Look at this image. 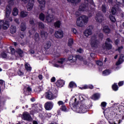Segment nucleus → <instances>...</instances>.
<instances>
[{"mask_svg": "<svg viewBox=\"0 0 124 124\" xmlns=\"http://www.w3.org/2000/svg\"><path fill=\"white\" fill-rule=\"evenodd\" d=\"M88 22L89 17L85 15H83L77 18V26H78V27H80L82 28V27H84V25L88 24Z\"/></svg>", "mask_w": 124, "mask_h": 124, "instance_id": "f257e3e1", "label": "nucleus"}, {"mask_svg": "<svg viewBox=\"0 0 124 124\" xmlns=\"http://www.w3.org/2000/svg\"><path fill=\"white\" fill-rule=\"evenodd\" d=\"M112 40H111V39H110V38H107L106 39L105 44H103L102 46L103 49H104V50H105V49H106L107 50H111L113 46H112V44L110 43H112Z\"/></svg>", "mask_w": 124, "mask_h": 124, "instance_id": "f03ea898", "label": "nucleus"}, {"mask_svg": "<svg viewBox=\"0 0 124 124\" xmlns=\"http://www.w3.org/2000/svg\"><path fill=\"white\" fill-rule=\"evenodd\" d=\"M99 43V41L97 39L96 36L93 35L91 39V42L90 43L91 47L93 49H96Z\"/></svg>", "mask_w": 124, "mask_h": 124, "instance_id": "7ed1b4c3", "label": "nucleus"}, {"mask_svg": "<svg viewBox=\"0 0 124 124\" xmlns=\"http://www.w3.org/2000/svg\"><path fill=\"white\" fill-rule=\"evenodd\" d=\"M95 20L97 23H102V21L104 20V15L101 12L97 13L95 17Z\"/></svg>", "mask_w": 124, "mask_h": 124, "instance_id": "20e7f679", "label": "nucleus"}, {"mask_svg": "<svg viewBox=\"0 0 124 124\" xmlns=\"http://www.w3.org/2000/svg\"><path fill=\"white\" fill-rule=\"evenodd\" d=\"M22 119L24 121H27L28 122H31L33 120L31 114H30L28 112L23 113Z\"/></svg>", "mask_w": 124, "mask_h": 124, "instance_id": "39448f33", "label": "nucleus"}, {"mask_svg": "<svg viewBox=\"0 0 124 124\" xmlns=\"http://www.w3.org/2000/svg\"><path fill=\"white\" fill-rule=\"evenodd\" d=\"M90 108V106H86V105L82 104L81 103L79 107V111H81V113H87L88 111H89V108Z\"/></svg>", "mask_w": 124, "mask_h": 124, "instance_id": "423d86ee", "label": "nucleus"}, {"mask_svg": "<svg viewBox=\"0 0 124 124\" xmlns=\"http://www.w3.org/2000/svg\"><path fill=\"white\" fill-rule=\"evenodd\" d=\"M79 105V101H77V98H73L70 100L69 101V106L70 107H73L75 108L77 105Z\"/></svg>", "mask_w": 124, "mask_h": 124, "instance_id": "0eeeda50", "label": "nucleus"}, {"mask_svg": "<svg viewBox=\"0 0 124 124\" xmlns=\"http://www.w3.org/2000/svg\"><path fill=\"white\" fill-rule=\"evenodd\" d=\"M54 105L52 102H46L45 104V108L46 110L47 111H50L53 108Z\"/></svg>", "mask_w": 124, "mask_h": 124, "instance_id": "6e6552de", "label": "nucleus"}, {"mask_svg": "<svg viewBox=\"0 0 124 124\" xmlns=\"http://www.w3.org/2000/svg\"><path fill=\"white\" fill-rule=\"evenodd\" d=\"M54 35L56 38H62V37H63V31H62V30L56 31Z\"/></svg>", "mask_w": 124, "mask_h": 124, "instance_id": "1a4fd4ad", "label": "nucleus"}, {"mask_svg": "<svg viewBox=\"0 0 124 124\" xmlns=\"http://www.w3.org/2000/svg\"><path fill=\"white\" fill-rule=\"evenodd\" d=\"M38 1L39 3H40V9L42 12H43L45 9V4L46 3V1H45V0H38Z\"/></svg>", "mask_w": 124, "mask_h": 124, "instance_id": "9d476101", "label": "nucleus"}, {"mask_svg": "<svg viewBox=\"0 0 124 124\" xmlns=\"http://www.w3.org/2000/svg\"><path fill=\"white\" fill-rule=\"evenodd\" d=\"M117 111L118 110L116 108L112 109L109 114L111 115L112 117H114V116H115V119H118L119 120L120 119V117H121V115H119V114H118L117 113Z\"/></svg>", "mask_w": 124, "mask_h": 124, "instance_id": "9b49d317", "label": "nucleus"}, {"mask_svg": "<svg viewBox=\"0 0 124 124\" xmlns=\"http://www.w3.org/2000/svg\"><path fill=\"white\" fill-rule=\"evenodd\" d=\"M0 23H2V28L3 30H7L9 28V22L7 20H0Z\"/></svg>", "mask_w": 124, "mask_h": 124, "instance_id": "f8f14e48", "label": "nucleus"}, {"mask_svg": "<svg viewBox=\"0 0 124 124\" xmlns=\"http://www.w3.org/2000/svg\"><path fill=\"white\" fill-rule=\"evenodd\" d=\"M46 99L49 100H53L55 98L54 94L51 92H47L46 93Z\"/></svg>", "mask_w": 124, "mask_h": 124, "instance_id": "ddd939ff", "label": "nucleus"}, {"mask_svg": "<svg viewBox=\"0 0 124 124\" xmlns=\"http://www.w3.org/2000/svg\"><path fill=\"white\" fill-rule=\"evenodd\" d=\"M93 28L89 26L87 28V30H85L84 33L85 36H89V35H92L93 32L92 31Z\"/></svg>", "mask_w": 124, "mask_h": 124, "instance_id": "4468645a", "label": "nucleus"}, {"mask_svg": "<svg viewBox=\"0 0 124 124\" xmlns=\"http://www.w3.org/2000/svg\"><path fill=\"white\" fill-rule=\"evenodd\" d=\"M103 31L107 35L109 34V33H111V29L108 26L105 25L103 27Z\"/></svg>", "mask_w": 124, "mask_h": 124, "instance_id": "2eb2a0df", "label": "nucleus"}, {"mask_svg": "<svg viewBox=\"0 0 124 124\" xmlns=\"http://www.w3.org/2000/svg\"><path fill=\"white\" fill-rule=\"evenodd\" d=\"M56 85L58 88H62L63 86H64V84H65V81L62 79L58 80L56 82Z\"/></svg>", "mask_w": 124, "mask_h": 124, "instance_id": "dca6fc26", "label": "nucleus"}, {"mask_svg": "<svg viewBox=\"0 0 124 124\" xmlns=\"http://www.w3.org/2000/svg\"><path fill=\"white\" fill-rule=\"evenodd\" d=\"M5 89V81L2 79H0V93Z\"/></svg>", "mask_w": 124, "mask_h": 124, "instance_id": "f3484780", "label": "nucleus"}, {"mask_svg": "<svg viewBox=\"0 0 124 124\" xmlns=\"http://www.w3.org/2000/svg\"><path fill=\"white\" fill-rule=\"evenodd\" d=\"M124 54H121L120 58L118 62L116 63V65H120V64H121V63H123L124 62Z\"/></svg>", "mask_w": 124, "mask_h": 124, "instance_id": "a211bd4d", "label": "nucleus"}, {"mask_svg": "<svg viewBox=\"0 0 124 124\" xmlns=\"http://www.w3.org/2000/svg\"><path fill=\"white\" fill-rule=\"evenodd\" d=\"M42 105H39V106H36L34 108V111H35V113H40V112H42Z\"/></svg>", "mask_w": 124, "mask_h": 124, "instance_id": "6ab92c4d", "label": "nucleus"}, {"mask_svg": "<svg viewBox=\"0 0 124 124\" xmlns=\"http://www.w3.org/2000/svg\"><path fill=\"white\" fill-rule=\"evenodd\" d=\"M47 15L46 16V20L48 23H52L53 22V17L50 16V14H49V11H47Z\"/></svg>", "mask_w": 124, "mask_h": 124, "instance_id": "aec40b11", "label": "nucleus"}, {"mask_svg": "<svg viewBox=\"0 0 124 124\" xmlns=\"http://www.w3.org/2000/svg\"><path fill=\"white\" fill-rule=\"evenodd\" d=\"M33 2H34L33 0L28 2L27 6L28 11H31L33 8Z\"/></svg>", "mask_w": 124, "mask_h": 124, "instance_id": "412c9836", "label": "nucleus"}, {"mask_svg": "<svg viewBox=\"0 0 124 124\" xmlns=\"http://www.w3.org/2000/svg\"><path fill=\"white\" fill-rule=\"evenodd\" d=\"M16 54H18V55L19 57H20V58H23V57H24V56L23 55L24 54V51H23V50H22L20 48H18L16 49Z\"/></svg>", "mask_w": 124, "mask_h": 124, "instance_id": "4be33fe9", "label": "nucleus"}, {"mask_svg": "<svg viewBox=\"0 0 124 124\" xmlns=\"http://www.w3.org/2000/svg\"><path fill=\"white\" fill-rule=\"evenodd\" d=\"M31 88L30 86L27 87L26 88V91H24L23 92V93L25 95H31Z\"/></svg>", "mask_w": 124, "mask_h": 124, "instance_id": "5701e85b", "label": "nucleus"}, {"mask_svg": "<svg viewBox=\"0 0 124 124\" xmlns=\"http://www.w3.org/2000/svg\"><path fill=\"white\" fill-rule=\"evenodd\" d=\"M61 25L62 22L60 20H57L54 23V26L56 29H60Z\"/></svg>", "mask_w": 124, "mask_h": 124, "instance_id": "b1692460", "label": "nucleus"}, {"mask_svg": "<svg viewBox=\"0 0 124 124\" xmlns=\"http://www.w3.org/2000/svg\"><path fill=\"white\" fill-rule=\"evenodd\" d=\"M73 88H77V84H76V83L73 81H71L69 84L68 88L73 89Z\"/></svg>", "mask_w": 124, "mask_h": 124, "instance_id": "393cba45", "label": "nucleus"}, {"mask_svg": "<svg viewBox=\"0 0 124 124\" xmlns=\"http://www.w3.org/2000/svg\"><path fill=\"white\" fill-rule=\"evenodd\" d=\"M79 11H87V6L85 4H82L79 6L78 8Z\"/></svg>", "mask_w": 124, "mask_h": 124, "instance_id": "a878e982", "label": "nucleus"}, {"mask_svg": "<svg viewBox=\"0 0 124 124\" xmlns=\"http://www.w3.org/2000/svg\"><path fill=\"white\" fill-rule=\"evenodd\" d=\"M16 26L14 25H11L10 31V32L12 34H14V33H16Z\"/></svg>", "mask_w": 124, "mask_h": 124, "instance_id": "bb28decb", "label": "nucleus"}, {"mask_svg": "<svg viewBox=\"0 0 124 124\" xmlns=\"http://www.w3.org/2000/svg\"><path fill=\"white\" fill-rule=\"evenodd\" d=\"M112 89L114 92H117V91H118L119 90V86L117 84V83H114L112 85Z\"/></svg>", "mask_w": 124, "mask_h": 124, "instance_id": "cd10ccee", "label": "nucleus"}, {"mask_svg": "<svg viewBox=\"0 0 124 124\" xmlns=\"http://www.w3.org/2000/svg\"><path fill=\"white\" fill-rule=\"evenodd\" d=\"M52 46V43L51 42L48 41L47 42V43L45 45L44 48L45 50H48V49H49L50 47Z\"/></svg>", "mask_w": 124, "mask_h": 124, "instance_id": "c85d7f7f", "label": "nucleus"}, {"mask_svg": "<svg viewBox=\"0 0 124 124\" xmlns=\"http://www.w3.org/2000/svg\"><path fill=\"white\" fill-rule=\"evenodd\" d=\"M73 43H74V40L72 38L68 39L67 45L69 47H71L73 45Z\"/></svg>", "mask_w": 124, "mask_h": 124, "instance_id": "c756f323", "label": "nucleus"}, {"mask_svg": "<svg viewBox=\"0 0 124 124\" xmlns=\"http://www.w3.org/2000/svg\"><path fill=\"white\" fill-rule=\"evenodd\" d=\"M28 16V13L24 11L20 12V17L21 18H26Z\"/></svg>", "mask_w": 124, "mask_h": 124, "instance_id": "7c9ffc66", "label": "nucleus"}, {"mask_svg": "<svg viewBox=\"0 0 124 124\" xmlns=\"http://www.w3.org/2000/svg\"><path fill=\"white\" fill-rule=\"evenodd\" d=\"M11 13V9L6 8V13H5V16H6V18H8V17H9Z\"/></svg>", "mask_w": 124, "mask_h": 124, "instance_id": "2f4dec72", "label": "nucleus"}, {"mask_svg": "<svg viewBox=\"0 0 124 124\" xmlns=\"http://www.w3.org/2000/svg\"><path fill=\"white\" fill-rule=\"evenodd\" d=\"M75 58V56H74L73 55H69L68 57L69 62H75L76 61H74Z\"/></svg>", "mask_w": 124, "mask_h": 124, "instance_id": "473e14b6", "label": "nucleus"}, {"mask_svg": "<svg viewBox=\"0 0 124 124\" xmlns=\"http://www.w3.org/2000/svg\"><path fill=\"white\" fill-rule=\"evenodd\" d=\"M19 10L17 8H14L13 10V15L14 16H17Z\"/></svg>", "mask_w": 124, "mask_h": 124, "instance_id": "72a5a7b5", "label": "nucleus"}, {"mask_svg": "<svg viewBox=\"0 0 124 124\" xmlns=\"http://www.w3.org/2000/svg\"><path fill=\"white\" fill-rule=\"evenodd\" d=\"M39 18L41 21H44L45 20V15L43 13H41Z\"/></svg>", "mask_w": 124, "mask_h": 124, "instance_id": "f704fd0d", "label": "nucleus"}, {"mask_svg": "<svg viewBox=\"0 0 124 124\" xmlns=\"http://www.w3.org/2000/svg\"><path fill=\"white\" fill-rule=\"evenodd\" d=\"M41 36L42 37H47V36H48V33L44 31H41Z\"/></svg>", "mask_w": 124, "mask_h": 124, "instance_id": "c9c22d12", "label": "nucleus"}, {"mask_svg": "<svg viewBox=\"0 0 124 124\" xmlns=\"http://www.w3.org/2000/svg\"><path fill=\"white\" fill-rule=\"evenodd\" d=\"M77 59L78 60H79V61H83V57L80 55H76L75 56L74 61H76H76H77Z\"/></svg>", "mask_w": 124, "mask_h": 124, "instance_id": "e433bc0d", "label": "nucleus"}, {"mask_svg": "<svg viewBox=\"0 0 124 124\" xmlns=\"http://www.w3.org/2000/svg\"><path fill=\"white\" fill-rule=\"evenodd\" d=\"M109 18L112 23H115V22H116V17H115V16H113L112 15H109Z\"/></svg>", "mask_w": 124, "mask_h": 124, "instance_id": "4c0bfd02", "label": "nucleus"}, {"mask_svg": "<svg viewBox=\"0 0 124 124\" xmlns=\"http://www.w3.org/2000/svg\"><path fill=\"white\" fill-rule=\"evenodd\" d=\"M68 2H71V3H79L81 2V0H68Z\"/></svg>", "mask_w": 124, "mask_h": 124, "instance_id": "58836bf2", "label": "nucleus"}, {"mask_svg": "<svg viewBox=\"0 0 124 124\" xmlns=\"http://www.w3.org/2000/svg\"><path fill=\"white\" fill-rule=\"evenodd\" d=\"M99 97H100V96L99 95L98 93H95L92 96V98L95 99V100L98 99Z\"/></svg>", "mask_w": 124, "mask_h": 124, "instance_id": "ea45409f", "label": "nucleus"}, {"mask_svg": "<svg viewBox=\"0 0 124 124\" xmlns=\"http://www.w3.org/2000/svg\"><path fill=\"white\" fill-rule=\"evenodd\" d=\"M25 67L27 71H31V67L29 66V64H28V63L25 64Z\"/></svg>", "mask_w": 124, "mask_h": 124, "instance_id": "a19ab883", "label": "nucleus"}, {"mask_svg": "<svg viewBox=\"0 0 124 124\" xmlns=\"http://www.w3.org/2000/svg\"><path fill=\"white\" fill-rule=\"evenodd\" d=\"M38 26L40 29H41V30H44V29L45 28L44 24H43L42 22H39Z\"/></svg>", "mask_w": 124, "mask_h": 124, "instance_id": "79ce46f5", "label": "nucleus"}, {"mask_svg": "<svg viewBox=\"0 0 124 124\" xmlns=\"http://www.w3.org/2000/svg\"><path fill=\"white\" fill-rule=\"evenodd\" d=\"M111 14L112 15H116V13H117V10L116 9V8L112 7L111 10Z\"/></svg>", "mask_w": 124, "mask_h": 124, "instance_id": "37998d69", "label": "nucleus"}, {"mask_svg": "<svg viewBox=\"0 0 124 124\" xmlns=\"http://www.w3.org/2000/svg\"><path fill=\"white\" fill-rule=\"evenodd\" d=\"M1 58L2 59H6L7 58V54L4 52H2L1 53Z\"/></svg>", "mask_w": 124, "mask_h": 124, "instance_id": "c03bdc74", "label": "nucleus"}, {"mask_svg": "<svg viewBox=\"0 0 124 124\" xmlns=\"http://www.w3.org/2000/svg\"><path fill=\"white\" fill-rule=\"evenodd\" d=\"M17 73V75H18V76H24V72H23V71H22V70L20 69H18Z\"/></svg>", "mask_w": 124, "mask_h": 124, "instance_id": "a18cd8bd", "label": "nucleus"}, {"mask_svg": "<svg viewBox=\"0 0 124 124\" xmlns=\"http://www.w3.org/2000/svg\"><path fill=\"white\" fill-rule=\"evenodd\" d=\"M101 8L102 12L104 13H106V9H107L106 6H105V5H102Z\"/></svg>", "mask_w": 124, "mask_h": 124, "instance_id": "49530a36", "label": "nucleus"}, {"mask_svg": "<svg viewBox=\"0 0 124 124\" xmlns=\"http://www.w3.org/2000/svg\"><path fill=\"white\" fill-rule=\"evenodd\" d=\"M104 37V35L102 33H99L98 34V38L100 40H103V38Z\"/></svg>", "mask_w": 124, "mask_h": 124, "instance_id": "de8ad7c7", "label": "nucleus"}, {"mask_svg": "<svg viewBox=\"0 0 124 124\" xmlns=\"http://www.w3.org/2000/svg\"><path fill=\"white\" fill-rule=\"evenodd\" d=\"M103 74H104L105 76L109 75L110 74V71L109 70H105L103 71Z\"/></svg>", "mask_w": 124, "mask_h": 124, "instance_id": "09e8293b", "label": "nucleus"}, {"mask_svg": "<svg viewBox=\"0 0 124 124\" xmlns=\"http://www.w3.org/2000/svg\"><path fill=\"white\" fill-rule=\"evenodd\" d=\"M27 30V27H26V25H22L20 26V30L21 31H25Z\"/></svg>", "mask_w": 124, "mask_h": 124, "instance_id": "8fccbe9b", "label": "nucleus"}, {"mask_svg": "<svg viewBox=\"0 0 124 124\" xmlns=\"http://www.w3.org/2000/svg\"><path fill=\"white\" fill-rule=\"evenodd\" d=\"M107 105V103H106V102H103L101 104V107H103L102 109L103 110H105L104 108L106 107Z\"/></svg>", "mask_w": 124, "mask_h": 124, "instance_id": "3c124183", "label": "nucleus"}, {"mask_svg": "<svg viewBox=\"0 0 124 124\" xmlns=\"http://www.w3.org/2000/svg\"><path fill=\"white\" fill-rule=\"evenodd\" d=\"M39 38V34H38V33H35L34 36V39L35 41H37V39H38Z\"/></svg>", "mask_w": 124, "mask_h": 124, "instance_id": "603ef678", "label": "nucleus"}, {"mask_svg": "<svg viewBox=\"0 0 124 124\" xmlns=\"http://www.w3.org/2000/svg\"><path fill=\"white\" fill-rule=\"evenodd\" d=\"M60 109L62 110V111H63V112H66V110L67 108H66V106L64 105L61 106Z\"/></svg>", "mask_w": 124, "mask_h": 124, "instance_id": "864d4df0", "label": "nucleus"}, {"mask_svg": "<svg viewBox=\"0 0 124 124\" xmlns=\"http://www.w3.org/2000/svg\"><path fill=\"white\" fill-rule=\"evenodd\" d=\"M25 35H26V34L24 32H20L19 33V37H20V38H21L22 39H23V38L25 37Z\"/></svg>", "mask_w": 124, "mask_h": 124, "instance_id": "5fc2aeb1", "label": "nucleus"}, {"mask_svg": "<svg viewBox=\"0 0 124 124\" xmlns=\"http://www.w3.org/2000/svg\"><path fill=\"white\" fill-rule=\"evenodd\" d=\"M60 60H59L57 61V62L58 63H61V64H62L63 62H64V59L63 58H60Z\"/></svg>", "mask_w": 124, "mask_h": 124, "instance_id": "6e6d98bb", "label": "nucleus"}, {"mask_svg": "<svg viewBox=\"0 0 124 124\" xmlns=\"http://www.w3.org/2000/svg\"><path fill=\"white\" fill-rule=\"evenodd\" d=\"M15 53H16V50H15V48H11V54H12V55H15Z\"/></svg>", "mask_w": 124, "mask_h": 124, "instance_id": "4d7b16f0", "label": "nucleus"}, {"mask_svg": "<svg viewBox=\"0 0 124 124\" xmlns=\"http://www.w3.org/2000/svg\"><path fill=\"white\" fill-rule=\"evenodd\" d=\"M57 104H58L59 106H63L64 105V103L62 102V101H59L58 102Z\"/></svg>", "mask_w": 124, "mask_h": 124, "instance_id": "13d9d810", "label": "nucleus"}, {"mask_svg": "<svg viewBox=\"0 0 124 124\" xmlns=\"http://www.w3.org/2000/svg\"><path fill=\"white\" fill-rule=\"evenodd\" d=\"M119 43L120 40H119V39H117L114 41V44L116 46H118L119 45Z\"/></svg>", "mask_w": 124, "mask_h": 124, "instance_id": "bf43d9fd", "label": "nucleus"}, {"mask_svg": "<svg viewBox=\"0 0 124 124\" xmlns=\"http://www.w3.org/2000/svg\"><path fill=\"white\" fill-rule=\"evenodd\" d=\"M87 1L88 2H90V3L91 4V5H93V6H94V2H93V0H87Z\"/></svg>", "mask_w": 124, "mask_h": 124, "instance_id": "052dcab7", "label": "nucleus"}, {"mask_svg": "<svg viewBox=\"0 0 124 124\" xmlns=\"http://www.w3.org/2000/svg\"><path fill=\"white\" fill-rule=\"evenodd\" d=\"M96 63L97 64V65H99L100 66H102L103 63L101 62L98 61H97Z\"/></svg>", "mask_w": 124, "mask_h": 124, "instance_id": "680f3d73", "label": "nucleus"}, {"mask_svg": "<svg viewBox=\"0 0 124 124\" xmlns=\"http://www.w3.org/2000/svg\"><path fill=\"white\" fill-rule=\"evenodd\" d=\"M124 81H120L118 83V86L119 87H122V86H124Z\"/></svg>", "mask_w": 124, "mask_h": 124, "instance_id": "e2e57ef3", "label": "nucleus"}, {"mask_svg": "<svg viewBox=\"0 0 124 124\" xmlns=\"http://www.w3.org/2000/svg\"><path fill=\"white\" fill-rule=\"evenodd\" d=\"M50 82H51V83L56 82V78H55V77H52L50 79Z\"/></svg>", "mask_w": 124, "mask_h": 124, "instance_id": "0e129e2a", "label": "nucleus"}, {"mask_svg": "<svg viewBox=\"0 0 124 124\" xmlns=\"http://www.w3.org/2000/svg\"><path fill=\"white\" fill-rule=\"evenodd\" d=\"M123 49H124V46H119L118 48V51H119V52L120 53H121V52H122V50H123Z\"/></svg>", "mask_w": 124, "mask_h": 124, "instance_id": "69168bd1", "label": "nucleus"}, {"mask_svg": "<svg viewBox=\"0 0 124 124\" xmlns=\"http://www.w3.org/2000/svg\"><path fill=\"white\" fill-rule=\"evenodd\" d=\"M88 88V85H84L83 87H82L81 88V90H87Z\"/></svg>", "mask_w": 124, "mask_h": 124, "instance_id": "338daca9", "label": "nucleus"}, {"mask_svg": "<svg viewBox=\"0 0 124 124\" xmlns=\"http://www.w3.org/2000/svg\"><path fill=\"white\" fill-rule=\"evenodd\" d=\"M88 86V89H90V90H93V86L92 84H90Z\"/></svg>", "mask_w": 124, "mask_h": 124, "instance_id": "774afa93", "label": "nucleus"}]
</instances>
